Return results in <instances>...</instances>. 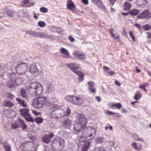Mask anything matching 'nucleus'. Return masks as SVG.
Wrapping results in <instances>:
<instances>
[{
  "label": "nucleus",
  "instance_id": "nucleus-19",
  "mask_svg": "<svg viewBox=\"0 0 151 151\" xmlns=\"http://www.w3.org/2000/svg\"><path fill=\"white\" fill-rule=\"evenodd\" d=\"M137 4L139 7H144L147 4V0H137Z\"/></svg>",
  "mask_w": 151,
  "mask_h": 151
},
{
  "label": "nucleus",
  "instance_id": "nucleus-62",
  "mask_svg": "<svg viewBox=\"0 0 151 151\" xmlns=\"http://www.w3.org/2000/svg\"><path fill=\"white\" fill-rule=\"evenodd\" d=\"M88 148L83 147L81 148L82 151H87Z\"/></svg>",
  "mask_w": 151,
  "mask_h": 151
},
{
  "label": "nucleus",
  "instance_id": "nucleus-45",
  "mask_svg": "<svg viewBox=\"0 0 151 151\" xmlns=\"http://www.w3.org/2000/svg\"><path fill=\"white\" fill-rule=\"evenodd\" d=\"M70 113L71 110L69 107H68L66 109V113L65 116H68L70 114Z\"/></svg>",
  "mask_w": 151,
  "mask_h": 151
},
{
  "label": "nucleus",
  "instance_id": "nucleus-7",
  "mask_svg": "<svg viewBox=\"0 0 151 151\" xmlns=\"http://www.w3.org/2000/svg\"><path fill=\"white\" fill-rule=\"evenodd\" d=\"M65 142L64 140L61 138H57L56 145H58V147L52 148L54 151H61L64 148Z\"/></svg>",
  "mask_w": 151,
  "mask_h": 151
},
{
  "label": "nucleus",
  "instance_id": "nucleus-3",
  "mask_svg": "<svg viewBox=\"0 0 151 151\" xmlns=\"http://www.w3.org/2000/svg\"><path fill=\"white\" fill-rule=\"evenodd\" d=\"M16 73L18 74H22L25 73L28 69L27 64L23 63L22 60L17 64V65L15 67Z\"/></svg>",
  "mask_w": 151,
  "mask_h": 151
},
{
  "label": "nucleus",
  "instance_id": "nucleus-4",
  "mask_svg": "<svg viewBox=\"0 0 151 151\" xmlns=\"http://www.w3.org/2000/svg\"><path fill=\"white\" fill-rule=\"evenodd\" d=\"M51 114L53 118H59L65 116L66 113L63 109H59L53 110L52 111Z\"/></svg>",
  "mask_w": 151,
  "mask_h": 151
},
{
  "label": "nucleus",
  "instance_id": "nucleus-44",
  "mask_svg": "<svg viewBox=\"0 0 151 151\" xmlns=\"http://www.w3.org/2000/svg\"><path fill=\"white\" fill-rule=\"evenodd\" d=\"M4 147L5 151H11L10 150L11 147L9 145H5L4 146Z\"/></svg>",
  "mask_w": 151,
  "mask_h": 151
},
{
  "label": "nucleus",
  "instance_id": "nucleus-26",
  "mask_svg": "<svg viewBox=\"0 0 151 151\" xmlns=\"http://www.w3.org/2000/svg\"><path fill=\"white\" fill-rule=\"evenodd\" d=\"M68 67L70 68L71 70L74 72V70H75L76 69L78 68V66L77 65H76L75 63H72L69 64L68 65Z\"/></svg>",
  "mask_w": 151,
  "mask_h": 151
},
{
  "label": "nucleus",
  "instance_id": "nucleus-50",
  "mask_svg": "<svg viewBox=\"0 0 151 151\" xmlns=\"http://www.w3.org/2000/svg\"><path fill=\"white\" fill-rule=\"evenodd\" d=\"M15 13L13 12H9L7 13V15L10 17H12Z\"/></svg>",
  "mask_w": 151,
  "mask_h": 151
},
{
  "label": "nucleus",
  "instance_id": "nucleus-61",
  "mask_svg": "<svg viewBox=\"0 0 151 151\" xmlns=\"http://www.w3.org/2000/svg\"><path fill=\"white\" fill-rule=\"evenodd\" d=\"M115 84L116 85L118 86H120L121 85V83L117 81H115Z\"/></svg>",
  "mask_w": 151,
  "mask_h": 151
},
{
  "label": "nucleus",
  "instance_id": "nucleus-33",
  "mask_svg": "<svg viewBox=\"0 0 151 151\" xmlns=\"http://www.w3.org/2000/svg\"><path fill=\"white\" fill-rule=\"evenodd\" d=\"M81 145L82 147L89 148L90 145V143L89 142L86 141H84V142H81Z\"/></svg>",
  "mask_w": 151,
  "mask_h": 151
},
{
  "label": "nucleus",
  "instance_id": "nucleus-25",
  "mask_svg": "<svg viewBox=\"0 0 151 151\" xmlns=\"http://www.w3.org/2000/svg\"><path fill=\"white\" fill-rule=\"evenodd\" d=\"M22 58L21 57L14 56L12 57L11 61L12 62L16 61L17 64L19 62L22 60Z\"/></svg>",
  "mask_w": 151,
  "mask_h": 151
},
{
  "label": "nucleus",
  "instance_id": "nucleus-29",
  "mask_svg": "<svg viewBox=\"0 0 151 151\" xmlns=\"http://www.w3.org/2000/svg\"><path fill=\"white\" fill-rule=\"evenodd\" d=\"M139 12V11L135 9H132L129 12L130 14L133 16L137 15Z\"/></svg>",
  "mask_w": 151,
  "mask_h": 151
},
{
  "label": "nucleus",
  "instance_id": "nucleus-36",
  "mask_svg": "<svg viewBox=\"0 0 151 151\" xmlns=\"http://www.w3.org/2000/svg\"><path fill=\"white\" fill-rule=\"evenodd\" d=\"M88 84L89 88H91L93 87L95 85V83L94 82L91 81H89L88 82Z\"/></svg>",
  "mask_w": 151,
  "mask_h": 151
},
{
  "label": "nucleus",
  "instance_id": "nucleus-37",
  "mask_svg": "<svg viewBox=\"0 0 151 151\" xmlns=\"http://www.w3.org/2000/svg\"><path fill=\"white\" fill-rule=\"evenodd\" d=\"M38 24L40 27H44L46 25V23L45 22L41 21L39 22Z\"/></svg>",
  "mask_w": 151,
  "mask_h": 151
},
{
  "label": "nucleus",
  "instance_id": "nucleus-48",
  "mask_svg": "<svg viewBox=\"0 0 151 151\" xmlns=\"http://www.w3.org/2000/svg\"><path fill=\"white\" fill-rule=\"evenodd\" d=\"M95 151H107L105 149L102 147H99L96 149Z\"/></svg>",
  "mask_w": 151,
  "mask_h": 151
},
{
  "label": "nucleus",
  "instance_id": "nucleus-23",
  "mask_svg": "<svg viewBox=\"0 0 151 151\" xmlns=\"http://www.w3.org/2000/svg\"><path fill=\"white\" fill-rule=\"evenodd\" d=\"M29 110L27 109H21L20 112L21 115L24 116V117L29 114Z\"/></svg>",
  "mask_w": 151,
  "mask_h": 151
},
{
  "label": "nucleus",
  "instance_id": "nucleus-34",
  "mask_svg": "<svg viewBox=\"0 0 151 151\" xmlns=\"http://www.w3.org/2000/svg\"><path fill=\"white\" fill-rule=\"evenodd\" d=\"M112 106L113 107H116L117 109H120L122 107V105L120 103H117L113 104L112 105Z\"/></svg>",
  "mask_w": 151,
  "mask_h": 151
},
{
  "label": "nucleus",
  "instance_id": "nucleus-42",
  "mask_svg": "<svg viewBox=\"0 0 151 151\" xmlns=\"http://www.w3.org/2000/svg\"><path fill=\"white\" fill-rule=\"evenodd\" d=\"M40 11L42 12L45 13L47 12H48V10L45 7H42L40 8Z\"/></svg>",
  "mask_w": 151,
  "mask_h": 151
},
{
  "label": "nucleus",
  "instance_id": "nucleus-57",
  "mask_svg": "<svg viewBox=\"0 0 151 151\" xmlns=\"http://www.w3.org/2000/svg\"><path fill=\"white\" fill-rule=\"evenodd\" d=\"M92 2L93 3L95 4H97L99 2V0H91Z\"/></svg>",
  "mask_w": 151,
  "mask_h": 151
},
{
  "label": "nucleus",
  "instance_id": "nucleus-46",
  "mask_svg": "<svg viewBox=\"0 0 151 151\" xmlns=\"http://www.w3.org/2000/svg\"><path fill=\"white\" fill-rule=\"evenodd\" d=\"M23 5L25 6H28L29 2L28 0H24L23 2Z\"/></svg>",
  "mask_w": 151,
  "mask_h": 151
},
{
  "label": "nucleus",
  "instance_id": "nucleus-15",
  "mask_svg": "<svg viewBox=\"0 0 151 151\" xmlns=\"http://www.w3.org/2000/svg\"><path fill=\"white\" fill-rule=\"evenodd\" d=\"M73 55L76 58L80 60H82L84 59L85 55L83 53H79V52L75 51L73 53Z\"/></svg>",
  "mask_w": 151,
  "mask_h": 151
},
{
  "label": "nucleus",
  "instance_id": "nucleus-17",
  "mask_svg": "<svg viewBox=\"0 0 151 151\" xmlns=\"http://www.w3.org/2000/svg\"><path fill=\"white\" fill-rule=\"evenodd\" d=\"M7 86L8 88L11 89L17 87L14 80L13 79H11L7 83Z\"/></svg>",
  "mask_w": 151,
  "mask_h": 151
},
{
  "label": "nucleus",
  "instance_id": "nucleus-58",
  "mask_svg": "<svg viewBox=\"0 0 151 151\" xmlns=\"http://www.w3.org/2000/svg\"><path fill=\"white\" fill-rule=\"evenodd\" d=\"M89 89L91 92L93 93H95V89L93 88V87L90 88H89Z\"/></svg>",
  "mask_w": 151,
  "mask_h": 151
},
{
  "label": "nucleus",
  "instance_id": "nucleus-40",
  "mask_svg": "<svg viewBox=\"0 0 151 151\" xmlns=\"http://www.w3.org/2000/svg\"><path fill=\"white\" fill-rule=\"evenodd\" d=\"M132 145L134 148L137 150H139L140 149V147L137 146V144L135 142L133 143L132 144Z\"/></svg>",
  "mask_w": 151,
  "mask_h": 151
},
{
  "label": "nucleus",
  "instance_id": "nucleus-12",
  "mask_svg": "<svg viewBox=\"0 0 151 151\" xmlns=\"http://www.w3.org/2000/svg\"><path fill=\"white\" fill-rule=\"evenodd\" d=\"M32 145L33 143L30 141L24 142L21 144V147L25 150L30 148Z\"/></svg>",
  "mask_w": 151,
  "mask_h": 151
},
{
  "label": "nucleus",
  "instance_id": "nucleus-32",
  "mask_svg": "<svg viewBox=\"0 0 151 151\" xmlns=\"http://www.w3.org/2000/svg\"><path fill=\"white\" fill-rule=\"evenodd\" d=\"M26 121L29 122H34L33 119L32 117L29 114L24 117Z\"/></svg>",
  "mask_w": 151,
  "mask_h": 151
},
{
  "label": "nucleus",
  "instance_id": "nucleus-18",
  "mask_svg": "<svg viewBox=\"0 0 151 151\" xmlns=\"http://www.w3.org/2000/svg\"><path fill=\"white\" fill-rule=\"evenodd\" d=\"M95 141L97 143L101 144L106 142L107 140L106 138H104L102 137H99L96 138Z\"/></svg>",
  "mask_w": 151,
  "mask_h": 151
},
{
  "label": "nucleus",
  "instance_id": "nucleus-35",
  "mask_svg": "<svg viewBox=\"0 0 151 151\" xmlns=\"http://www.w3.org/2000/svg\"><path fill=\"white\" fill-rule=\"evenodd\" d=\"M6 96L8 98H9L11 99H13L14 98V96L9 92H8L6 93Z\"/></svg>",
  "mask_w": 151,
  "mask_h": 151
},
{
  "label": "nucleus",
  "instance_id": "nucleus-8",
  "mask_svg": "<svg viewBox=\"0 0 151 151\" xmlns=\"http://www.w3.org/2000/svg\"><path fill=\"white\" fill-rule=\"evenodd\" d=\"M26 34L32 37H46V35L43 33L40 32H37L31 30L27 31L26 32Z\"/></svg>",
  "mask_w": 151,
  "mask_h": 151
},
{
  "label": "nucleus",
  "instance_id": "nucleus-27",
  "mask_svg": "<svg viewBox=\"0 0 151 151\" xmlns=\"http://www.w3.org/2000/svg\"><path fill=\"white\" fill-rule=\"evenodd\" d=\"M16 100L21 106L24 107L27 106V105L24 103L25 101H24L19 98H16Z\"/></svg>",
  "mask_w": 151,
  "mask_h": 151
},
{
  "label": "nucleus",
  "instance_id": "nucleus-24",
  "mask_svg": "<svg viewBox=\"0 0 151 151\" xmlns=\"http://www.w3.org/2000/svg\"><path fill=\"white\" fill-rule=\"evenodd\" d=\"M67 8L69 9H72L75 7V5L71 0H68L67 4Z\"/></svg>",
  "mask_w": 151,
  "mask_h": 151
},
{
  "label": "nucleus",
  "instance_id": "nucleus-41",
  "mask_svg": "<svg viewBox=\"0 0 151 151\" xmlns=\"http://www.w3.org/2000/svg\"><path fill=\"white\" fill-rule=\"evenodd\" d=\"M46 90L48 93H50L52 91V87L51 85H48L46 86Z\"/></svg>",
  "mask_w": 151,
  "mask_h": 151
},
{
  "label": "nucleus",
  "instance_id": "nucleus-21",
  "mask_svg": "<svg viewBox=\"0 0 151 151\" xmlns=\"http://www.w3.org/2000/svg\"><path fill=\"white\" fill-rule=\"evenodd\" d=\"M82 128V127L81 125L78 123V122L75 123L74 124V129L76 132H79L81 130V129Z\"/></svg>",
  "mask_w": 151,
  "mask_h": 151
},
{
  "label": "nucleus",
  "instance_id": "nucleus-52",
  "mask_svg": "<svg viewBox=\"0 0 151 151\" xmlns=\"http://www.w3.org/2000/svg\"><path fill=\"white\" fill-rule=\"evenodd\" d=\"M135 26L139 29H141V27L140 25L138 24H134Z\"/></svg>",
  "mask_w": 151,
  "mask_h": 151
},
{
  "label": "nucleus",
  "instance_id": "nucleus-49",
  "mask_svg": "<svg viewBox=\"0 0 151 151\" xmlns=\"http://www.w3.org/2000/svg\"><path fill=\"white\" fill-rule=\"evenodd\" d=\"M52 109H59V107L57 105L55 104H52L51 106Z\"/></svg>",
  "mask_w": 151,
  "mask_h": 151
},
{
  "label": "nucleus",
  "instance_id": "nucleus-16",
  "mask_svg": "<svg viewBox=\"0 0 151 151\" xmlns=\"http://www.w3.org/2000/svg\"><path fill=\"white\" fill-rule=\"evenodd\" d=\"M76 74L78 75L79 76V80L80 82L82 81H83L84 79V74L81 72L79 70H78L76 69L75 70H74L73 72Z\"/></svg>",
  "mask_w": 151,
  "mask_h": 151
},
{
  "label": "nucleus",
  "instance_id": "nucleus-63",
  "mask_svg": "<svg viewBox=\"0 0 151 151\" xmlns=\"http://www.w3.org/2000/svg\"><path fill=\"white\" fill-rule=\"evenodd\" d=\"M82 2L85 5L87 4L88 3V0H82Z\"/></svg>",
  "mask_w": 151,
  "mask_h": 151
},
{
  "label": "nucleus",
  "instance_id": "nucleus-28",
  "mask_svg": "<svg viewBox=\"0 0 151 151\" xmlns=\"http://www.w3.org/2000/svg\"><path fill=\"white\" fill-rule=\"evenodd\" d=\"M20 94L22 97L24 98H27V94L26 92V90L23 88L21 89Z\"/></svg>",
  "mask_w": 151,
  "mask_h": 151
},
{
  "label": "nucleus",
  "instance_id": "nucleus-51",
  "mask_svg": "<svg viewBox=\"0 0 151 151\" xmlns=\"http://www.w3.org/2000/svg\"><path fill=\"white\" fill-rule=\"evenodd\" d=\"M113 29L112 28H111L109 29V32H110V34L111 36V37H113L114 36V35L113 33Z\"/></svg>",
  "mask_w": 151,
  "mask_h": 151
},
{
  "label": "nucleus",
  "instance_id": "nucleus-55",
  "mask_svg": "<svg viewBox=\"0 0 151 151\" xmlns=\"http://www.w3.org/2000/svg\"><path fill=\"white\" fill-rule=\"evenodd\" d=\"M106 114L109 115H113L115 114V113L108 111L106 112Z\"/></svg>",
  "mask_w": 151,
  "mask_h": 151
},
{
  "label": "nucleus",
  "instance_id": "nucleus-59",
  "mask_svg": "<svg viewBox=\"0 0 151 151\" xmlns=\"http://www.w3.org/2000/svg\"><path fill=\"white\" fill-rule=\"evenodd\" d=\"M108 73L109 75L111 76H113L115 74V73L112 71H109L108 72Z\"/></svg>",
  "mask_w": 151,
  "mask_h": 151
},
{
  "label": "nucleus",
  "instance_id": "nucleus-60",
  "mask_svg": "<svg viewBox=\"0 0 151 151\" xmlns=\"http://www.w3.org/2000/svg\"><path fill=\"white\" fill-rule=\"evenodd\" d=\"M69 40L71 42H73L74 40H75V39H74L73 38L72 36H70L69 37Z\"/></svg>",
  "mask_w": 151,
  "mask_h": 151
},
{
  "label": "nucleus",
  "instance_id": "nucleus-38",
  "mask_svg": "<svg viewBox=\"0 0 151 151\" xmlns=\"http://www.w3.org/2000/svg\"><path fill=\"white\" fill-rule=\"evenodd\" d=\"M35 120L37 123L40 124L42 122L43 119L41 117H38L36 118Z\"/></svg>",
  "mask_w": 151,
  "mask_h": 151
},
{
  "label": "nucleus",
  "instance_id": "nucleus-54",
  "mask_svg": "<svg viewBox=\"0 0 151 151\" xmlns=\"http://www.w3.org/2000/svg\"><path fill=\"white\" fill-rule=\"evenodd\" d=\"M15 74L14 73H12L11 74H9V77L10 78L13 79V78L15 76Z\"/></svg>",
  "mask_w": 151,
  "mask_h": 151
},
{
  "label": "nucleus",
  "instance_id": "nucleus-39",
  "mask_svg": "<svg viewBox=\"0 0 151 151\" xmlns=\"http://www.w3.org/2000/svg\"><path fill=\"white\" fill-rule=\"evenodd\" d=\"M143 28L145 30L147 31L151 29V26L146 24L143 26Z\"/></svg>",
  "mask_w": 151,
  "mask_h": 151
},
{
  "label": "nucleus",
  "instance_id": "nucleus-53",
  "mask_svg": "<svg viewBox=\"0 0 151 151\" xmlns=\"http://www.w3.org/2000/svg\"><path fill=\"white\" fill-rule=\"evenodd\" d=\"M79 142H80V143L81 144V142H84V141H86L85 140V139L83 138V137H81L79 139Z\"/></svg>",
  "mask_w": 151,
  "mask_h": 151
},
{
  "label": "nucleus",
  "instance_id": "nucleus-20",
  "mask_svg": "<svg viewBox=\"0 0 151 151\" xmlns=\"http://www.w3.org/2000/svg\"><path fill=\"white\" fill-rule=\"evenodd\" d=\"M61 52L64 54L66 56H64L65 58H69L70 57L68 51L66 49L63 48H62L60 50Z\"/></svg>",
  "mask_w": 151,
  "mask_h": 151
},
{
  "label": "nucleus",
  "instance_id": "nucleus-2",
  "mask_svg": "<svg viewBox=\"0 0 151 151\" xmlns=\"http://www.w3.org/2000/svg\"><path fill=\"white\" fill-rule=\"evenodd\" d=\"M47 98L43 96H39L34 99L32 103L33 106L35 108H41L45 105Z\"/></svg>",
  "mask_w": 151,
  "mask_h": 151
},
{
  "label": "nucleus",
  "instance_id": "nucleus-14",
  "mask_svg": "<svg viewBox=\"0 0 151 151\" xmlns=\"http://www.w3.org/2000/svg\"><path fill=\"white\" fill-rule=\"evenodd\" d=\"M29 71L32 73L34 74L38 73L39 70L37 68V65L35 63H33L30 65Z\"/></svg>",
  "mask_w": 151,
  "mask_h": 151
},
{
  "label": "nucleus",
  "instance_id": "nucleus-10",
  "mask_svg": "<svg viewBox=\"0 0 151 151\" xmlns=\"http://www.w3.org/2000/svg\"><path fill=\"white\" fill-rule=\"evenodd\" d=\"M52 133H50L48 134L45 135L42 137V140L44 143L48 144L50 142V139L54 136Z\"/></svg>",
  "mask_w": 151,
  "mask_h": 151
},
{
  "label": "nucleus",
  "instance_id": "nucleus-22",
  "mask_svg": "<svg viewBox=\"0 0 151 151\" xmlns=\"http://www.w3.org/2000/svg\"><path fill=\"white\" fill-rule=\"evenodd\" d=\"M17 86L22 84L23 83V80L20 77H16L14 80Z\"/></svg>",
  "mask_w": 151,
  "mask_h": 151
},
{
  "label": "nucleus",
  "instance_id": "nucleus-1",
  "mask_svg": "<svg viewBox=\"0 0 151 151\" xmlns=\"http://www.w3.org/2000/svg\"><path fill=\"white\" fill-rule=\"evenodd\" d=\"M27 88L29 89V93L32 95H39L43 91L42 85L37 81L30 83Z\"/></svg>",
  "mask_w": 151,
  "mask_h": 151
},
{
  "label": "nucleus",
  "instance_id": "nucleus-56",
  "mask_svg": "<svg viewBox=\"0 0 151 151\" xmlns=\"http://www.w3.org/2000/svg\"><path fill=\"white\" fill-rule=\"evenodd\" d=\"M138 97V98H140V97L138 95V94L137 93L136 94H135L134 99L135 100H138V98L137 97Z\"/></svg>",
  "mask_w": 151,
  "mask_h": 151
},
{
  "label": "nucleus",
  "instance_id": "nucleus-9",
  "mask_svg": "<svg viewBox=\"0 0 151 151\" xmlns=\"http://www.w3.org/2000/svg\"><path fill=\"white\" fill-rule=\"evenodd\" d=\"M137 17V19H139L145 18L149 19L151 18V13L150 12L149 10H146L141 13Z\"/></svg>",
  "mask_w": 151,
  "mask_h": 151
},
{
  "label": "nucleus",
  "instance_id": "nucleus-30",
  "mask_svg": "<svg viewBox=\"0 0 151 151\" xmlns=\"http://www.w3.org/2000/svg\"><path fill=\"white\" fill-rule=\"evenodd\" d=\"M124 10H126L127 9H129L131 8V5L129 2H125L124 4Z\"/></svg>",
  "mask_w": 151,
  "mask_h": 151
},
{
  "label": "nucleus",
  "instance_id": "nucleus-5",
  "mask_svg": "<svg viewBox=\"0 0 151 151\" xmlns=\"http://www.w3.org/2000/svg\"><path fill=\"white\" fill-rule=\"evenodd\" d=\"M69 99L70 102H72L74 104L78 106L81 105L83 102V99L81 98L77 97L75 96H68L66 97Z\"/></svg>",
  "mask_w": 151,
  "mask_h": 151
},
{
  "label": "nucleus",
  "instance_id": "nucleus-31",
  "mask_svg": "<svg viewBox=\"0 0 151 151\" xmlns=\"http://www.w3.org/2000/svg\"><path fill=\"white\" fill-rule=\"evenodd\" d=\"M4 105L5 106L11 107L14 105V104L10 101H5L4 102Z\"/></svg>",
  "mask_w": 151,
  "mask_h": 151
},
{
  "label": "nucleus",
  "instance_id": "nucleus-43",
  "mask_svg": "<svg viewBox=\"0 0 151 151\" xmlns=\"http://www.w3.org/2000/svg\"><path fill=\"white\" fill-rule=\"evenodd\" d=\"M129 34L133 40L134 41L135 37L133 34V32L132 31H129Z\"/></svg>",
  "mask_w": 151,
  "mask_h": 151
},
{
  "label": "nucleus",
  "instance_id": "nucleus-11",
  "mask_svg": "<svg viewBox=\"0 0 151 151\" xmlns=\"http://www.w3.org/2000/svg\"><path fill=\"white\" fill-rule=\"evenodd\" d=\"M88 137H91V139L93 138L96 135V131L95 128L92 127H89L88 128Z\"/></svg>",
  "mask_w": 151,
  "mask_h": 151
},
{
  "label": "nucleus",
  "instance_id": "nucleus-6",
  "mask_svg": "<svg viewBox=\"0 0 151 151\" xmlns=\"http://www.w3.org/2000/svg\"><path fill=\"white\" fill-rule=\"evenodd\" d=\"M77 122L80 124L82 128H84L87 124V121L86 118L82 114H78L77 116Z\"/></svg>",
  "mask_w": 151,
  "mask_h": 151
},
{
  "label": "nucleus",
  "instance_id": "nucleus-64",
  "mask_svg": "<svg viewBox=\"0 0 151 151\" xmlns=\"http://www.w3.org/2000/svg\"><path fill=\"white\" fill-rule=\"evenodd\" d=\"M57 138L54 139L52 141V144H55L57 143Z\"/></svg>",
  "mask_w": 151,
  "mask_h": 151
},
{
  "label": "nucleus",
  "instance_id": "nucleus-47",
  "mask_svg": "<svg viewBox=\"0 0 151 151\" xmlns=\"http://www.w3.org/2000/svg\"><path fill=\"white\" fill-rule=\"evenodd\" d=\"M12 127L13 129H16L19 127V126L17 124L15 123L12 124Z\"/></svg>",
  "mask_w": 151,
  "mask_h": 151
},
{
  "label": "nucleus",
  "instance_id": "nucleus-13",
  "mask_svg": "<svg viewBox=\"0 0 151 151\" xmlns=\"http://www.w3.org/2000/svg\"><path fill=\"white\" fill-rule=\"evenodd\" d=\"M62 125L66 129L69 128L72 125L71 120L67 117L63 121Z\"/></svg>",
  "mask_w": 151,
  "mask_h": 151
}]
</instances>
